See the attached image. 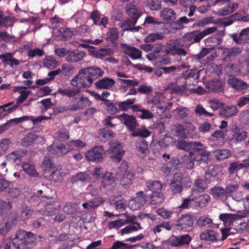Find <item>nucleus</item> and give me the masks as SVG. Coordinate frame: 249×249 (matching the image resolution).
Segmentation results:
<instances>
[{"mask_svg":"<svg viewBox=\"0 0 249 249\" xmlns=\"http://www.w3.org/2000/svg\"><path fill=\"white\" fill-rule=\"evenodd\" d=\"M104 71L97 66L87 67L80 70L77 75L71 81V84L80 88H89L94 80L102 76Z\"/></svg>","mask_w":249,"mask_h":249,"instance_id":"obj_1","label":"nucleus"},{"mask_svg":"<svg viewBox=\"0 0 249 249\" xmlns=\"http://www.w3.org/2000/svg\"><path fill=\"white\" fill-rule=\"evenodd\" d=\"M36 234L31 231L19 230L16 233L14 238L15 249H31L36 246Z\"/></svg>","mask_w":249,"mask_h":249,"instance_id":"obj_2","label":"nucleus"},{"mask_svg":"<svg viewBox=\"0 0 249 249\" xmlns=\"http://www.w3.org/2000/svg\"><path fill=\"white\" fill-rule=\"evenodd\" d=\"M162 185L159 180H148L145 183L144 192L150 196L152 205L162 203L164 200L162 193Z\"/></svg>","mask_w":249,"mask_h":249,"instance_id":"obj_3","label":"nucleus"},{"mask_svg":"<svg viewBox=\"0 0 249 249\" xmlns=\"http://www.w3.org/2000/svg\"><path fill=\"white\" fill-rule=\"evenodd\" d=\"M189 153L191 158L195 159L199 164L207 163L211 153L207 150V147L200 142H194Z\"/></svg>","mask_w":249,"mask_h":249,"instance_id":"obj_4","label":"nucleus"},{"mask_svg":"<svg viewBox=\"0 0 249 249\" xmlns=\"http://www.w3.org/2000/svg\"><path fill=\"white\" fill-rule=\"evenodd\" d=\"M184 41L180 38H173L169 39L166 43L167 55L177 56L181 58L187 54L186 48H184Z\"/></svg>","mask_w":249,"mask_h":249,"instance_id":"obj_5","label":"nucleus"},{"mask_svg":"<svg viewBox=\"0 0 249 249\" xmlns=\"http://www.w3.org/2000/svg\"><path fill=\"white\" fill-rule=\"evenodd\" d=\"M190 183L189 178L184 177L181 173H176L169 184L168 191L174 195L180 194L183 190V187L190 186Z\"/></svg>","mask_w":249,"mask_h":249,"instance_id":"obj_6","label":"nucleus"},{"mask_svg":"<svg viewBox=\"0 0 249 249\" xmlns=\"http://www.w3.org/2000/svg\"><path fill=\"white\" fill-rule=\"evenodd\" d=\"M126 13L130 18L124 21L122 24L121 27H130L135 25L139 18L142 14L141 9L134 4L127 5L125 8Z\"/></svg>","mask_w":249,"mask_h":249,"instance_id":"obj_7","label":"nucleus"},{"mask_svg":"<svg viewBox=\"0 0 249 249\" xmlns=\"http://www.w3.org/2000/svg\"><path fill=\"white\" fill-rule=\"evenodd\" d=\"M195 218V216L190 213L182 214L176 221L174 224V226L178 230L185 232L189 231L192 229L194 225Z\"/></svg>","mask_w":249,"mask_h":249,"instance_id":"obj_8","label":"nucleus"},{"mask_svg":"<svg viewBox=\"0 0 249 249\" xmlns=\"http://www.w3.org/2000/svg\"><path fill=\"white\" fill-rule=\"evenodd\" d=\"M215 4L220 7L217 11L219 16L229 15L238 7V3H232L229 0H216Z\"/></svg>","mask_w":249,"mask_h":249,"instance_id":"obj_9","label":"nucleus"},{"mask_svg":"<svg viewBox=\"0 0 249 249\" xmlns=\"http://www.w3.org/2000/svg\"><path fill=\"white\" fill-rule=\"evenodd\" d=\"M86 159L96 163L102 162L105 157V151L103 146H96L85 153Z\"/></svg>","mask_w":249,"mask_h":249,"instance_id":"obj_10","label":"nucleus"},{"mask_svg":"<svg viewBox=\"0 0 249 249\" xmlns=\"http://www.w3.org/2000/svg\"><path fill=\"white\" fill-rule=\"evenodd\" d=\"M136 196L131 201L132 209L134 210L140 209L145 204H151V198L150 196L145 193L144 191H140L136 193Z\"/></svg>","mask_w":249,"mask_h":249,"instance_id":"obj_11","label":"nucleus"},{"mask_svg":"<svg viewBox=\"0 0 249 249\" xmlns=\"http://www.w3.org/2000/svg\"><path fill=\"white\" fill-rule=\"evenodd\" d=\"M109 151L111 153L112 160L115 162H119L122 159L124 151L121 143L118 141H111L109 142Z\"/></svg>","mask_w":249,"mask_h":249,"instance_id":"obj_12","label":"nucleus"},{"mask_svg":"<svg viewBox=\"0 0 249 249\" xmlns=\"http://www.w3.org/2000/svg\"><path fill=\"white\" fill-rule=\"evenodd\" d=\"M165 50H166V45H163L161 43L152 44V52H154L159 56L158 58H161L162 64H167L170 63L171 59L167 55Z\"/></svg>","mask_w":249,"mask_h":249,"instance_id":"obj_13","label":"nucleus"},{"mask_svg":"<svg viewBox=\"0 0 249 249\" xmlns=\"http://www.w3.org/2000/svg\"><path fill=\"white\" fill-rule=\"evenodd\" d=\"M228 84L235 91L245 93L249 89V84L235 77H232L228 80Z\"/></svg>","mask_w":249,"mask_h":249,"instance_id":"obj_14","label":"nucleus"},{"mask_svg":"<svg viewBox=\"0 0 249 249\" xmlns=\"http://www.w3.org/2000/svg\"><path fill=\"white\" fill-rule=\"evenodd\" d=\"M230 36L237 44H247L249 41V27L243 29L239 34L237 33L231 34Z\"/></svg>","mask_w":249,"mask_h":249,"instance_id":"obj_15","label":"nucleus"},{"mask_svg":"<svg viewBox=\"0 0 249 249\" xmlns=\"http://www.w3.org/2000/svg\"><path fill=\"white\" fill-rule=\"evenodd\" d=\"M191 241V237L188 234L180 236L172 235L168 239V244L172 247H178L188 245Z\"/></svg>","mask_w":249,"mask_h":249,"instance_id":"obj_16","label":"nucleus"},{"mask_svg":"<svg viewBox=\"0 0 249 249\" xmlns=\"http://www.w3.org/2000/svg\"><path fill=\"white\" fill-rule=\"evenodd\" d=\"M147 102L148 104H152L151 111L154 113H163L168 110L167 107H165L162 106L161 100L159 97L154 96L152 98H149Z\"/></svg>","mask_w":249,"mask_h":249,"instance_id":"obj_17","label":"nucleus"},{"mask_svg":"<svg viewBox=\"0 0 249 249\" xmlns=\"http://www.w3.org/2000/svg\"><path fill=\"white\" fill-rule=\"evenodd\" d=\"M47 149L51 154L55 155L57 157L63 156L69 152L67 146L63 143L57 144L53 143L49 146Z\"/></svg>","mask_w":249,"mask_h":249,"instance_id":"obj_18","label":"nucleus"},{"mask_svg":"<svg viewBox=\"0 0 249 249\" xmlns=\"http://www.w3.org/2000/svg\"><path fill=\"white\" fill-rule=\"evenodd\" d=\"M121 47L124 53L131 59L135 60L141 58L142 52L138 48L125 43L121 44Z\"/></svg>","mask_w":249,"mask_h":249,"instance_id":"obj_19","label":"nucleus"},{"mask_svg":"<svg viewBox=\"0 0 249 249\" xmlns=\"http://www.w3.org/2000/svg\"><path fill=\"white\" fill-rule=\"evenodd\" d=\"M242 52L241 48L239 47L225 48L223 49L222 55L223 60L231 61L233 59L240 55Z\"/></svg>","mask_w":249,"mask_h":249,"instance_id":"obj_20","label":"nucleus"},{"mask_svg":"<svg viewBox=\"0 0 249 249\" xmlns=\"http://www.w3.org/2000/svg\"><path fill=\"white\" fill-rule=\"evenodd\" d=\"M210 193L217 200H221L224 203L228 202V199L225 188L221 186H215L210 189Z\"/></svg>","mask_w":249,"mask_h":249,"instance_id":"obj_21","label":"nucleus"},{"mask_svg":"<svg viewBox=\"0 0 249 249\" xmlns=\"http://www.w3.org/2000/svg\"><path fill=\"white\" fill-rule=\"evenodd\" d=\"M119 118L130 131L133 130V129L138 126L136 118L133 116L124 113L119 116Z\"/></svg>","mask_w":249,"mask_h":249,"instance_id":"obj_22","label":"nucleus"},{"mask_svg":"<svg viewBox=\"0 0 249 249\" xmlns=\"http://www.w3.org/2000/svg\"><path fill=\"white\" fill-rule=\"evenodd\" d=\"M91 104V102L89 101V99L83 95L79 98L78 100L75 103L73 102L70 108V110L76 111L79 109H82L84 108L89 107Z\"/></svg>","mask_w":249,"mask_h":249,"instance_id":"obj_23","label":"nucleus"},{"mask_svg":"<svg viewBox=\"0 0 249 249\" xmlns=\"http://www.w3.org/2000/svg\"><path fill=\"white\" fill-rule=\"evenodd\" d=\"M245 167V165L239 161L230 162L227 169L230 179H232L234 177H238V172Z\"/></svg>","mask_w":249,"mask_h":249,"instance_id":"obj_24","label":"nucleus"},{"mask_svg":"<svg viewBox=\"0 0 249 249\" xmlns=\"http://www.w3.org/2000/svg\"><path fill=\"white\" fill-rule=\"evenodd\" d=\"M218 112L220 116H223L228 118L236 115L238 113V109L235 106H225L224 104V106L219 110Z\"/></svg>","mask_w":249,"mask_h":249,"instance_id":"obj_25","label":"nucleus"},{"mask_svg":"<svg viewBox=\"0 0 249 249\" xmlns=\"http://www.w3.org/2000/svg\"><path fill=\"white\" fill-rule=\"evenodd\" d=\"M63 211L69 215H77L80 213L79 204L75 202H68L63 207Z\"/></svg>","mask_w":249,"mask_h":249,"instance_id":"obj_26","label":"nucleus"},{"mask_svg":"<svg viewBox=\"0 0 249 249\" xmlns=\"http://www.w3.org/2000/svg\"><path fill=\"white\" fill-rule=\"evenodd\" d=\"M115 81L108 77L103 78L99 79L95 83L96 88L98 89H108L112 88L115 85Z\"/></svg>","mask_w":249,"mask_h":249,"instance_id":"obj_27","label":"nucleus"},{"mask_svg":"<svg viewBox=\"0 0 249 249\" xmlns=\"http://www.w3.org/2000/svg\"><path fill=\"white\" fill-rule=\"evenodd\" d=\"M190 112L189 108L182 106H178L173 111L175 118L179 120L187 119Z\"/></svg>","mask_w":249,"mask_h":249,"instance_id":"obj_28","label":"nucleus"},{"mask_svg":"<svg viewBox=\"0 0 249 249\" xmlns=\"http://www.w3.org/2000/svg\"><path fill=\"white\" fill-rule=\"evenodd\" d=\"M86 54V53L79 50L71 51L66 58V61L71 62H76L81 60Z\"/></svg>","mask_w":249,"mask_h":249,"instance_id":"obj_29","label":"nucleus"},{"mask_svg":"<svg viewBox=\"0 0 249 249\" xmlns=\"http://www.w3.org/2000/svg\"><path fill=\"white\" fill-rule=\"evenodd\" d=\"M186 87V81H185V79L178 77L175 85L172 87V90L178 94L183 95L185 92Z\"/></svg>","mask_w":249,"mask_h":249,"instance_id":"obj_30","label":"nucleus"},{"mask_svg":"<svg viewBox=\"0 0 249 249\" xmlns=\"http://www.w3.org/2000/svg\"><path fill=\"white\" fill-rule=\"evenodd\" d=\"M210 199V196L207 194L192 197V200L195 202L196 205L200 208L204 207L208 204Z\"/></svg>","mask_w":249,"mask_h":249,"instance_id":"obj_31","label":"nucleus"},{"mask_svg":"<svg viewBox=\"0 0 249 249\" xmlns=\"http://www.w3.org/2000/svg\"><path fill=\"white\" fill-rule=\"evenodd\" d=\"M118 173L121 176L131 175V177H132L134 174L132 168L129 166L128 162L125 160H123L120 164Z\"/></svg>","mask_w":249,"mask_h":249,"instance_id":"obj_32","label":"nucleus"},{"mask_svg":"<svg viewBox=\"0 0 249 249\" xmlns=\"http://www.w3.org/2000/svg\"><path fill=\"white\" fill-rule=\"evenodd\" d=\"M199 238L201 240L215 242L217 241L216 232L212 230H207L200 233Z\"/></svg>","mask_w":249,"mask_h":249,"instance_id":"obj_33","label":"nucleus"},{"mask_svg":"<svg viewBox=\"0 0 249 249\" xmlns=\"http://www.w3.org/2000/svg\"><path fill=\"white\" fill-rule=\"evenodd\" d=\"M119 34L116 28H111L106 34V39L112 44H116L119 38Z\"/></svg>","mask_w":249,"mask_h":249,"instance_id":"obj_34","label":"nucleus"},{"mask_svg":"<svg viewBox=\"0 0 249 249\" xmlns=\"http://www.w3.org/2000/svg\"><path fill=\"white\" fill-rule=\"evenodd\" d=\"M86 144L82 140H71L67 142V146L69 151L74 150H80L86 146Z\"/></svg>","mask_w":249,"mask_h":249,"instance_id":"obj_35","label":"nucleus"},{"mask_svg":"<svg viewBox=\"0 0 249 249\" xmlns=\"http://www.w3.org/2000/svg\"><path fill=\"white\" fill-rule=\"evenodd\" d=\"M92 55L94 57L103 59L107 55H110L113 53V52L110 48H101L99 50H93L90 51Z\"/></svg>","mask_w":249,"mask_h":249,"instance_id":"obj_36","label":"nucleus"},{"mask_svg":"<svg viewBox=\"0 0 249 249\" xmlns=\"http://www.w3.org/2000/svg\"><path fill=\"white\" fill-rule=\"evenodd\" d=\"M55 137L59 142H65L70 138L69 130L65 128H61L55 133Z\"/></svg>","mask_w":249,"mask_h":249,"instance_id":"obj_37","label":"nucleus"},{"mask_svg":"<svg viewBox=\"0 0 249 249\" xmlns=\"http://www.w3.org/2000/svg\"><path fill=\"white\" fill-rule=\"evenodd\" d=\"M131 135L134 137H141L142 138H147L150 136L151 132L145 127L141 128L135 127L131 131Z\"/></svg>","mask_w":249,"mask_h":249,"instance_id":"obj_38","label":"nucleus"},{"mask_svg":"<svg viewBox=\"0 0 249 249\" xmlns=\"http://www.w3.org/2000/svg\"><path fill=\"white\" fill-rule=\"evenodd\" d=\"M206 87L209 90L213 91L219 92L222 90V83L218 79L209 80Z\"/></svg>","mask_w":249,"mask_h":249,"instance_id":"obj_39","label":"nucleus"},{"mask_svg":"<svg viewBox=\"0 0 249 249\" xmlns=\"http://www.w3.org/2000/svg\"><path fill=\"white\" fill-rule=\"evenodd\" d=\"M22 168L23 171L29 176L33 177L38 176V173L36 171L34 165L24 162L22 163Z\"/></svg>","mask_w":249,"mask_h":249,"instance_id":"obj_40","label":"nucleus"},{"mask_svg":"<svg viewBox=\"0 0 249 249\" xmlns=\"http://www.w3.org/2000/svg\"><path fill=\"white\" fill-rule=\"evenodd\" d=\"M196 224L200 227L214 228V224L213 223L212 219L206 216H200L197 220Z\"/></svg>","mask_w":249,"mask_h":249,"instance_id":"obj_41","label":"nucleus"},{"mask_svg":"<svg viewBox=\"0 0 249 249\" xmlns=\"http://www.w3.org/2000/svg\"><path fill=\"white\" fill-rule=\"evenodd\" d=\"M20 213L21 220L25 221L32 217L33 210L28 206H22L21 208Z\"/></svg>","mask_w":249,"mask_h":249,"instance_id":"obj_42","label":"nucleus"},{"mask_svg":"<svg viewBox=\"0 0 249 249\" xmlns=\"http://www.w3.org/2000/svg\"><path fill=\"white\" fill-rule=\"evenodd\" d=\"M172 132L175 136L178 137L182 139H186L188 138V136L185 133V129L184 126L178 124L173 126Z\"/></svg>","mask_w":249,"mask_h":249,"instance_id":"obj_43","label":"nucleus"},{"mask_svg":"<svg viewBox=\"0 0 249 249\" xmlns=\"http://www.w3.org/2000/svg\"><path fill=\"white\" fill-rule=\"evenodd\" d=\"M44 176L48 179L54 182L60 181L62 178L61 173L56 167L49 173L45 174Z\"/></svg>","mask_w":249,"mask_h":249,"instance_id":"obj_44","label":"nucleus"},{"mask_svg":"<svg viewBox=\"0 0 249 249\" xmlns=\"http://www.w3.org/2000/svg\"><path fill=\"white\" fill-rule=\"evenodd\" d=\"M194 142H188L183 140H178L177 141L176 147L179 150L190 152Z\"/></svg>","mask_w":249,"mask_h":249,"instance_id":"obj_45","label":"nucleus"},{"mask_svg":"<svg viewBox=\"0 0 249 249\" xmlns=\"http://www.w3.org/2000/svg\"><path fill=\"white\" fill-rule=\"evenodd\" d=\"M136 102L135 98L127 99L123 102H117L119 111H127L130 108V106L133 105Z\"/></svg>","mask_w":249,"mask_h":249,"instance_id":"obj_46","label":"nucleus"},{"mask_svg":"<svg viewBox=\"0 0 249 249\" xmlns=\"http://www.w3.org/2000/svg\"><path fill=\"white\" fill-rule=\"evenodd\" d=\"M200 70H198L197 69L188 70L182 72V77L179 78H184L185 81L187 79L190 78H193L195 79H198L199 78Z\"/></svg>","mask_w":249,"mask_h":249,"instance_id":"obj_47","label":"nucleus"},{"mask_svg":"<svg viewBox=\"0 0 249 249\" xmlns=\"http://www.w3.org/2000/svg\"><path fill=\"white\" fill-rule=\"evenodd\" d=\"M101 178L102 179L101 184L104 187L111 185L115 180V178L113 177L112 174L107 172L102 175Z\"/></svg>","mask_w":249,"mask_h":249,"instance_id":"obj_48","label":"nucleus"},{"mask_svg":"<svg viewBox=\"0 0 249 249\" xmlns=\"http://www.w3.org/2000/svg\"><path fill=\"white\" fill-rule=\"evenodd\" d=\"M213 153L217 160H222L228 158L231 155L230 150L225 149L215 150Z\"/></svg>","mask_w":249,"mask_h":249,"instance_id":"obj_49","label":"nucleus"},{"mask_svg":"<svg viewBox=\"0 0 249 249\" xmlns=\"http://www.w3.org/2000/svg\"><path fill=\"white\" fill-rule=\"evenodd\" d=\"M104 104L106 107V109L109 114L114 115L119 112L118 107H117V102L115 104L112 101L107 99Z\"/></svg>","mask_w":249,"mask_h":249,"instance_id":"obj_50","label":"nucleus"},{"mask_svg":"<svg viewBox=\"0 0 249 249\" xmlns=\"http://www.w3.org/2000/svg\"><path fill=\"white\" fill-rule=\"evenodd\" d=\"M13 219L11 220H3L0 223V234L5 235L11 229L12 225Z\"/></svg>","mask_w":249,"mask_h":249,"instance_id":"obj_51","label":"nucleus"},{"mask_svg":"<svg viewBox=\"0 0 249 249\" xmlns=\"http://www.w3.org/2000/svg\"><path fill=\"white\" fill-rule=\"evenodd\" d=\"M173 227H174V224H171L170 221H163L157 225L153 229V231L155 233H156L160 232L164 229L167 231H170L172 230Z\"/></svg>","mask_w":249,"mask_h":249,"instance_id":"obj_52","label":"nucleus"},{"mask_svg":"<svg viewBox=\"0 0 249 249\" xmlns=\"http://www.w3.org/2000/svg\"><path fill=\"white\" fill-rule=\"evenodd\" d=\"M161 25V22L156 21L154 18L151 16H147L145 19L144 22L142 24L145 27L151 28L156 29L158 27L159 25Z\"/></svg>","mask_w":249,"mask_h":249,"instance_id":"obj_53","label":"nucleus"},{"mask_svg":"<svg viewBox=\"0 0 249 249\" xmlns=\"http://www.w3.org/2000/svg\"><path fill=\"white\" fill-rule=\"evenodd\" d=\"M214 47L202 48L201 51L197 54L193 55V58L196 61H199L204 57L208 55L213 50Z\"/></svg>","mask_w":249,"mask_h":249,"instance_id":"obj_54","label":"nucleus"},{"mask_svg":"<svg viewBox=\"0 0 249 249\" xmlns=\"http://www.w3.org/2000/svg\"><path fill=\"white\" fill-rule=\"evenodd\" d=\"M59 31L62 37L65 40L71 38L72 36L75 35L74 28H61Z\"/></svg>","mask_w":249,"mask_h":249,"instance_id":"obj_55","label":"nucleus"},{"mask_svg":"<svg viewBox=\"0 0 249 249\" xmlns=\"http://www.w3.org/2000/svg\"><path fill=\"white\" fill-rule=\"evenodd\" d=\"M239 184L236 182L228 184L225 187L226 193L228 199H229V197L231 196L233 194L239 189Z\"/></svg>","mask_w":249,"mask_h":249,"instance_id":"obj_56","label":"nucleus"},{"mask_svg":"<svg viewBox=\"0 0 249 249\" xmlns=\"http://www.w3.org/2000/svg\"><path fill=\"white\" fill-rule=\"evenodd\" d=\"M12 208V203L0 198V215L3 216Z\"/></svg>","mask_w":249,"mask_h":249,"instance_id":"obj_57","label":"nucleus"},{"mask_svg":"<svg viewBox=\"0 0 249 249\" xmlns=\"http://www.w3.org/2000/svg\"><path fill=\"white\" fill-rule=\"evenodd\" d=\"M114 133L112 130L106 128H102L99 130V135L102 138L103 141H107L113 138Z\"/></svg>","mask_w":249,"mask_h":249,"instance_id":"obj_58","label":"nucleus"},{"mask_svg":"<svg viewBox=\"0 0 249 249\" xmlns=\"http://www.w3.org/2000/svg\"><path fill=\"white\" fill-rule=\"evenodd\" d=\"M136 225H130L127 226H126L125 228L122 229L120 233L121 235H123L124 234H128L131 233L132 232L138 231L139 229H141L142 227L139 223H136Z\"/></svg>","mask_w":249,"mask_h":249,"instance_id":"obj_59","label":"nucleus"},{"mask_svg":"<svg viewBox=\"0 0 249 249\" xmlns=\"http://www.w3.org/2000/svg\"><path fill=\"white\" fill-rule=\"evenodd\" d=\"M145 6L150 10H158L161 8V4L159 0H147Z\"/></svg>","mask_w":249,"mask_h":249,"instance_id":"obj_60","label":"nucleus"},{"mask_svg":"<svg viewBox=\"0 0 249 249\" xmlns=\"http://www.w3.org/2000/svg\"><path fill=\"white\" fill-rule=\"evenodd\" d=\"M89 176L85 173H78L74 176H72L71 181L72 183H77L79 181L85 182L89 181Z\"/></svg>","mask_w":249,"mask_h":249,"instance_id":"obj_61","label":"nucleus"},{"mask_svg":"<svg viewBox=\"0 0 249 249\" xmlns=\"http://www.w3.org/2000/svg\"><path fill=\"white\" fill-rule=\"evenodd\" d=\"M37 136L32 133H29L21 140V144L23 146H28L31 145L36 139Z\"/></svg>","mask_w":249,"mask_h":249,"instance_id":"obj_62","label":"nucleus"},{"mask_svg":"<svg viewBox=\"0 0 249 249\" xmlns=\"http://www.w3.org/2000/svg\"><path fill=\"white\" fill-rule=\"evenodd\" d=\"M217 173L216 172L214 167L209 168L206 172L205 178L207 183H210L216 180Z\"/></svg>","mask_w":249,"mask_h":249,"instance_id":"obj_63","label":"nucleus"},{"mask_svg":"<svg viewBox=\"0 0 249 249\" xmlns=\"http://www.w3.org/2000/svg\"><path fill=\"white\" fill-rule=\"evenodd\" d=\"M160 17L164 19L169 20H172L175 18L176 13L171 9L164 8L160 13Z\"/></svg>","mask_w":249,"mask_h":249,"instance_id":"obj_64","label":"nucleus"}]
</instances>
